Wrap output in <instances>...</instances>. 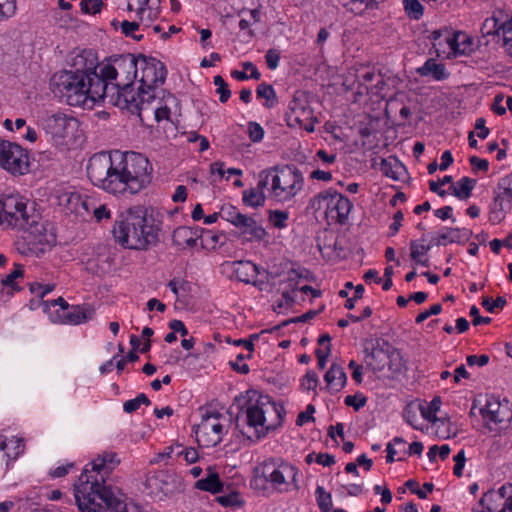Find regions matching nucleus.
<instances>
[{
	"label": "nucleus",
	"instance_id": "nucleus-1",
	"mask_svg": "<svg viewBox=\"0 0 512 512\" xmlns=\"http://www.w3.org/2000/svg\"><path fill=\"white\" fill-rule=\"evenodd\" d=\"M87 176L91 183L110 194H136L152 180L149 159L138 152L116 150L99 152L90 157Z\"/></svg>",
	"mask_w": 512,
	"mask_h": 512
},
{
	"label": "nucleus",
	"instance_id": "nucleus-2",
	"mask_svg": "<svg viewBox=\"0 0 512 512\" xmlns=\"http://www.w3.org/2000/svg\"><path fill=\"white\" fill-rule=\"evenodd\" d=\"M119 464L116 452L104 451L86 465L74 484L75 501L81 512H128L126 495L109 482Z\"/></svg>",
	"mask_w": 512,
	"mask_h": 512
},
{
	"label": "nucleus",
	"instance_id": "nucleus-3",
	"mask_svg": "<svg viewBox=\"0 0 512 512\" xmlns=\"http://www.w3.org/2000/svg\"><path fill=\"white\" fill-rule=\"evenodd\" d=\"M0 225L25 231L36 253H44L56 243V235L47 229L40 213L19 195L0 196Z\"/></svg>",
	"mask_w": 512,
	"mask_h": 512
},
{
	"label": "nucleus",
	"instance_id": "nucleus-4",
	"mask_svg": "<svg viewBox=\"0 0 512 512\" xmlns=\"http://www.w3.org/2000/svg\"><path fill=\"white\" fill-rule=\"evenodd\" d=\"M51 91L70 106L92 108L106 100L107 86L98 77L97 67L88 70L60 71L50 80Z\"/></svg>",
	"mask_w": 512,
	"mask_h": 512
},
{
	"label": "nucleus",
	"instance_id": "nucleus-5",
	"mask_svg": "<svg viewBox=\"0 0 512 512\" xmlns=\"http://www.w3.org/2000/svg\"><path fill=\"white\" fill-rule=\"evenodd\" d=\"M160 228L143 206H134L122 212L115 220L113 237L126 249L143 250L156 246Z\"/></svg>",
	"mask_w": 512,
	"mask_h": 512
},
{
	"label": "nucleus",
	"instance_id": "nucleus-6",
	"mask_svg": "<svg viewBox=\"0 0 512 512\" xmlns=\"http://www.w3.org/2000/svg\"><path fill=\"white\" fill-rule=\"evenodd\" d=\"M139 58L132 54L113 56L109 63L100 66L98 77L107 86L108 103L126 109L137 98L133 82L138 75Z\"/></svg>",
	"mask_w": 512,
	"mask_h": 512
},
{
	"label": "nucleus",
	"instance_id": "nucleus-7",
	"mask_svg": "<svg viewBox=\"0 0 512 512\" xmlns=\"http://www.w3.org/2000/svg\"><path fill=\"white\" fill-rule=\"evenodd\" d=\"M298 475L299 470L294 465L281 459L269 458L254 468V476L250 484L253 489L262 492L297 491L300 489Z\"/></svg>",
	"mask_w": 512,
	"mask_h": 512
},
{
	"label": "nucleus",
	"instance_id": "nucleus-8",
	"mask_svg": "<svg viewBox=\"0 0 512 512\" xmlns=\"http://www.w3.org/2000/svg\"><path fill=\"white\" fill-rule=\"evenodd\" d=\"M234 402L238 404L240 412L236 416V426L241 413L245 415L247 425L255 430L257 439L265 436L274 425L268 422L267 415L276 414L280 419L277 407L269 396L260 395L255 390H248L245 394L236 396Z\"/></svg>",
	"mask_w": 512,
	"mask_h": 512
},
{
	"label": "nucleus",
	"instance_id": "nucleus-9",
	"mask_svg": "<svg viewBox=\"0 0 512 512\" xmlns=\"http://www.w3.org/2000/svg\"><path fill=\"white\" fill-rule=\"evenodd\" d=\"M353 205L350 200L333 189L324 190L313 196L308 209L323 216L328 224H345Z\"/></svg>",
	"mask_w": 512,
	"mask_h": 512
},
{
	"label": "nucleus",
	"instance_id": "nucleus-10",
	"mask_svg": "<svg viewBox=\"0 0 512 512\" xmlns=\"http://www.w3.org/2000/svg\"><path fill=\"white\" fill-rule=\"evenodd\" d=\"M268 175H271L270 196L277 202H290L303 189V174L294 165L269 168Z\"/></svg>",
	"mask_w": 512,
	"mask_h": 512
},
{
	"label": "nucleus",
	"instance_id": "nucleus-11",
	"mask_svg": "<svg viewBox=\"0 0 512 512\" xmlns=\"http://www.w3.org/2000/svg\"><path fill=\"white\" fill-rule=\"evenodd\" d=\"M365 363L373 372H383L385 368L392 374H400L404 369L402 355L388 341L376 340L371 350L365 349Z\"/></svg>",
	"mask_w": 512,
	"mask_h": 512
},
{
	"label": "nucleus",
	"instance_id": "nucleus-12",
	"mask_svg": "<svg viewBox=\"0 0 512 512\" xmlns=\"http://www.w3.org/2000/svg\"><path fill=\"white\" fill-rule=\"evenodd\" d=\"M162 97L158 93H150V91H142L135 101L126 109L132 113H137L142 118L143 113L154 115L157 122L169 120L171 114V106L176 104V98L166 93L163 89L160 91Z\"/></svg>",
	"mask_w": 512,
	"mask_h": 512
},
{
	"label": "nucleus",
	"instance_id": "nucleus-13",
	"mask_svg": "<svg viewBox=\"0 0 512 512\" xmlns=\"http://www.w3.org/2000/svg\"><path fill=\"white\" fill-rule=\"evenodd\" d=\"M45 132L57 145L68 144L79 128V122L71 115L56 112L48 114L42 121Z\"/></svg>",
	"mask_w": 512,
	"mask_h": 512
},
{
	"label": "nucleus",
	"instance_id": "nucleus-14",
	"mask_svg": "<svg viewBox=\"0 0 512 512\" xmlns=\"http://www.w3.org/2000/svg\"><path fill=\"white\" fill-rule=\"evenodd\" d=\"M141 69L140 86L135 92L136 96L142 94V91H150V93H158L156 90L166 79L167 70L165 65L158 59L153 57H139L138 68Z\"/></svg>",
	"mask_w": 512,
	"mask_h": 512
},
{
	"label": "nucleus",
	"instance_id": "nucleus-15",
	"mask_svg": "<svg viewBox=\"0 0 512 512\" xmlns=\"http://www.w3.org/2000/svg\"><path fill=\"white\" fill-rule=\"evenodd\" d=\"M222 415L218 412H205L201 422L193 426V432L200 446L214 447L219 444L224 435V427L220 423Z\"/></svg>",
	"mask_w": 512,
	"mask_h": 512
},
{
	"label": "nucleus",
	"instance_id": "nucleus-16",
	"mask_svg": "<svg viewBox=\"0 0 512 512\" xmlns=\"http://www.w3.org/2000/svg\"><path fill=\"white\" fill-rule=\"evenodd\" d=\"M0 166L13 175H24L29 171V156L20 145L0 141Z\"/></svg>",
	"mask_w": 512,
	"mask_h": 512
},
{
	"label": "nucleus",
	"instance_id": "nucleus-17",
	"mask_svg": "<svg viewBox=\"0 0 512 512\" xmlns=\"http://www.w3.org/2000/svg\"><path fill=\"white\" fill-rule=\"evenodd\" d=\"M472 512H512V483L485 492Z\"/></svg>",
	"mask_w": 512,
	"mask_h": 512
},
{
	"label": "nucleus",
	"instance_id": "nucleus-18",
	"mask_svg": "<svg viewBox=\"0 0 512 512\" xmlns=\"http://www.w3.org/2000/svg\"><path fill=\"white\" fill-rule=\"evenodd\" d=\"M482 38H489L490 40L499 43L501 40L504 43V37L512 32V15L503 9H496L492 15L486 18L481 25Z\"/></svg>",
	"mask_w": 512,
	"mask_h": 512
},
{
	"label": "nucleus",
	"instance_id": "nucleus-19",
	"mask_svg": "<svg viewBox=\"0 0 512 512\" xmlns=\"http://www.w3.org/2000/svg\"><path fill=\"white\" fill-rule=\"evenodd\" d=\"M497 188L489 213L493 224L500 223L512 208V172L499 179Z\"/></svg>",
	"mask_w": 512,
	"mask_h": 512
},
{
	"label": "nucleus",
	"instance_id": "nucleus-20",
	"mask_svg": "<svg viewBox=\"0 0 512 512\" xmlns=\"http://www.w3.org/2000/svg\"><path fill=\"white\" fill-rule=\"evenodd\" d=\"M479 414L490 429L491 424H501L512 418L508 402L503 404L494 396L486 397L485 404L479 407Z\"/></svg>",
	"mask_w": 512,
	"mask_h": 512
},
{
	"label": "nucleus",
	"instance_id": "nucleus-21",
	"mask_svg": "<svg viewBox=\"0 0 512 512\" xmlns=\"http://www.w3.org/2000/svg\"><path fill=\"white\" fill-rule=\"evenodd\" d=\"M288 108L287 118L289 125H292L291 122L302 125L304 121L312 118V109L308 105L306 94L302 91L295 92Z\"/></svg>",
	"mask_w": 512,
	"mask_h": 512
},
{
	"label": "nucleus",
	"instance_id": "nucleus-22",
	"mask_svg": "<svg viewBox=\"0 0 512 512\" xmlns=\"http://www.w3.org/2000/svg\"><path fill=\"white\" fill-rule=\"evenodd\" d=\"M235 227L239 229L241 235H243L247 241H261L266 236L265 229L259 225L254 218L245 214L241 216Z\"/></svg>",
	"mask_w": 512,
	"mask_h": 512
},
{
	"label": "nucleus",
	"instance_id": "nucleus-23",
	"mask_svg": "<svg viewBox=\"0 0 512 512\" xmlns=\"http://www.w3.org/2000/svg\"><path fill=\"white\" fill-rule=\"evenodd\" d=\"M24 267L21 264H15L14 270L2 278L0 283V295L4 301H7L15 292L21 291V287L17 284L18 278H23Z\"/></svg>",
	"mask_w": 512,
	"mask_h": 512
},
{
	"label": "nucleus",
	"instance_id": "nucleus-24",
	"mask_svg": "<svg viewBox=\"0 0 512 512\" xmlns=\"http://www.w3.org/2000/svg\"><path fill=\"white\" fill-rule=\"evenodd\" d=\"M146 4H148V0H145L141 5L140 7L138 8L137 10V16L139 18V21H128V20H124L122 21L121 23H119L116 19H114L112 22H111V25L115 28V29H118V27H120L121 29V32L126 36V37H131L133 38L134 40L136 41H140L142 38H143V35L140 34V35H135L134 32L139 30L140 28V24L141 23H144L145 22V19H144V14H146Z\"/></svg>",
	"mask_w": 512,
	"mask_h": 512
},
{
	"label": "nucleus",
	"instance_id": "nucleus-25",
	"mask_svg": "<svg viewBox=\"0 0 512 512\" xmlns=\"http://www.w3.org/2000/svg\"><path fill=\"white\" fill-rule=\"evenodd\" d=\"M233 276L240 282L255 284L258 266L251 261H234L230 264Z\"/></svg>",
	"mask_w": 512,
	"mask_h": 512
},
{
	"label": "nucleus",
	"instance_id": "nucleus-26",
	"mask_svg": "<svg viewBox=\"0 0 512 512\" xmlns=\"http://www.w3.org/2000/svg\"><path fill=\"white\" fill-rule=\"evenodd\" d=\"M95 315V309L91 304L71 306L65 319L69 324L79 325L91 320Z\"/></svg>",
	"mask_w": 512,
	"mask_h": 512
},
{
	"label": "nucleus",
	"instance_id": "nucleus-27",
	"mask_svg": "<svg viewBox=\"0 0 512 512\" xmlns=\"http://www.w3.org/2000/svg\"><path fill=\"white\" fill-rule=\"evenodd\" d=\"M324 380L331 391L339 392L346 385L347 375L342 366L333 363L324 375Z\"/></svg>",
	"mask_w": 512,
	"mask_h": 512
},
{
	"label": "nucleus",
	"instance_id": "nucleus-28",
	"mask_svg": "<svg viewBox=\"0 0 512 512\" xmlns=\"http://www.w3.org/2000/svg\"><path fill=\"white\" fill-rule=\"evenodd\" d=\"M445 41L455 54H469L472 51L473 41L470 37L461 33H449L445 31Z\"/></svg>",
	"mask_w": 512,
	"mask_h": 512
},
{
	"label": "nucleus",
	"instance_id": "nucleus-29",
	"mask_svg": "<svg viewBox=\"0 0 512 512\" xmlns=\"http://www.w3.org/2000/svg\"><path fill=\"white\" fill-rule=\"evenodd\" d=\"M207 472L208 473L205 478L200 479L195 483V488L212 494L223 492L224 485L219 478V474L215 472L211 466L208 467Z\"/></svg>",
	"mask_w": 512,
	"mask_h": 512
},
{
	"label": "nucleus",
	"instance_id": "nucleus-30",
	"mask_svg": "<svg viewBox=\"0 0 512 512\" xmlns=\"http://www.w3.org/2000/svg\"><path fill=\"white\" fill-rule=\"evenodd\" d=\"M380 171L393 180H400L407 172L405 166L396 157L382 159Z\"/></svg>",
	"mask_w": 512,
	"mask_h": 512
},
{
	"label": "nucleus",
	"instance_id": "nucleus-31",
	"mask_svg": "<svg viewBox=\"0 0 512 512\" xmlns=\"http://www.w3.org/2000/svg\"><path fill=\"white\" fill-rule=\"evenodd\" d=\"M417 71L421 76L431 75L437 81L444 80L449 76L445 65L437 63L434 59H428Z\"/></svg>",
	"mask_w": 512,
	"mask_h": 512
},
{
	"label": "nucleus",
	"instance_id": "nucleus-32",
	"mask_svg": "<svg viewBox=\"0 0 512 512\" xmlns=\"http://www.w3.org/2000/svg\"><path fill=\"white\" fill-rule=\"evenodd\" d=\"M476 185V180L469 177H462L452 185L450 189L452 194L460 200H466L471 196L472 190Z\"/></svg>",
	"mask_w": 512,
	"mask_h": 512
},
{
	"label": "nucleus",
	"instance_id": "nucleus-33",
	"mask_svg": "<svg viewBox=\"0 0 512 512\" xmlns=\"http://www.w3.org/2000/svg\"><path fill=\"white\" fill-rule=\"evenodd\" d=\"M25 445L23 440L17 437H11L8 441L5 439L0 442V449L6 451V455L10 459H16L23 453Z\"/></svg>",
	"mask_w": 512,
	"mask_h": 512
},
{
	"label": "nucleus",
	"instance_id": "nucleus-34",
	"mask_svg": "<svg viewBox=\"0 0 512 512\" xmlns=\"http://www.w3.org/2000/svg\"><path fill=\"white\" fill-rule=\"evenodd\" d=\"M242 200L244 205L252 208H258L264 206L266 196L265 193H260L253 188H248L243 191Z\"/></svg>",
	"mask_w": 512,
	"mask_h": 512
},
{
	"label": "nucleus",
	"instance_id": "nucleus-35",
	"mask_svg": "<svg viewBox=\"0 0 512 512\" xmlns=\"http://www.w3.org/2000/svg\"><path fill=\"white\" fill-rule=\"evenodd\" d=\"M256 94L258 98H264L266 100L265 106L271 108L276 103V92L272 85L261 83L258 85Z\"/></svg>",
	"mask_w": 512,
	"mask_h": 512
},
{
	"label": "nucleus",
	"instance_id": "nucleus-36",
	"mask_svg": "<svg viewBox=\"0 0 512 512\" xmlns=\"http://www.w3.org/2000/svg\"><path fill=\"white\" fill-rule=\"evenodd\" d=\"M218 215L235 226L243 214L235 206L226 203L221 206Z\"/></svg>",
	"mask_w": 512,
	"mask_h": 512
},
{
	"label": "nucleus",
	"instance_id": "nucleus-37",
	"mask_svg": "<svg viewBox=\"0 0 512 512\" xmlns=\"http://www.w3.org/2000/svg\"><path fill=\"white\" fill-rule=\"evenodd\" d=\"M215 501L223 507H241L244 504L241 495L236 491L217 496Z\"/></svg>",
	"mask_w": 512,
	"mask_h": 512
},
{
	"label": "nucleus",
	"instance_id": "nucleus-38",
	"mask_svg": "<svg viewBox=\"0 0 512 512\" xmlns=\"http://www.w3.org/2000/svg\"><path fill=\"white\" fill-rule=\"evenodd\" d=\"M406 15L410 19L419 20L424 13V7L419 0H403Z\"/></svg>",
	"mask_w": 512,
	"mask_h": 512
},
{
	"label": "nucleus",
	"instance_id": "nucleus-39",
	"mask_svg": "<svg viewBox=\"0 0 512 512\" xmlns=\"http://www.w3.org/2000/svg\"><path fill=\"white\" fill-rule=\"evenodd\" d=\"M315 495L320 511L329 512L333 506L331 494L326 492L322 486H317Z\"/></svg>",
	"mask_w": 512,
	"mask_h": 512
},
{
	"label": "nucleus",
	"instance_id": "nucleus-40",
	"mask_svg": "<svg viewBox=\"0 0 512 512\" xmlns=\"http://www.w3.org/2000/svg\"><path fill=\"white\" fill-rule=\"evenodd\" d=\"M141 405L149 406L151 405L150 399L144 393H140L136 398L127 400L123 404L124 412L131 414L137 411Z\"/></svg>",
	"mask_w": 512,
	"mask_h": 512
},
{
	"label": "nucleus",
	"instance_id": "nucleus-41",
	"mask_svg": "<svg viewBox=\"0 0 512 512\" xmlns=\"http://www.w3.org/2000/svg\"><path fill=\"white\" fill-rule=\"evenodd\" d=\"M339 3L354 14H361L371 8L368 0H339Z\"/></svg>",
	"mask_w": 512,
	"mask_h": 512
},
{
	"label": "nucleus",
	"instance_id": "nucleus-42",
	"mask_svg": "<svg viewBox=\"0 0 512 512\" xmlns=\"http://www.w3.org/2000/svg\"><path fill=\"white\" fill-rule=\"evenodd\" d=\"M441 406V398L436 396L432 399L429 405L426 408L421 409V414L424 419L435 422L436 421V413L439 411Z\"/></svg>",
	"mask_w": 512,
	"mask_h": 512
},
{
	"label": "nucleus",
	"instance_id": "nucleus-43",
	"mask_svg": "<svg viewBox=\"0 0 512 512\" xmlns=\"http://www.w3.org/2000/svg\"><path fill=\"white\" fill-rule=\"evenodd\" d=\"M16 0H0V22L8 20L15 15Z\"/></svg>",
	"mask_w": 512,
	"mask_h": 512
},
{
	"label": "nucleus",
	"instance_id": "nucleus-44",
	"mask_svg": "<svg viewBox=\"0 0 512 512\" xmlns=\"http://www.w3.org/2000/svg\"><path fill=\"white\" fill-rule=\"evenodd\" d=\"M357 77L360 82V86L363 89L361 93H367L368 86H371L375 80H381V73H376L374 71L369 70L358 74Z\"/></svg>",
	"mask_w": 512,
	"mask_h": 512
},
{
	"label": "nucleus",
	"instance_id": "nucleus-45",
	"mask_svg": "<svg viewBox=\"0 0 512 512\" xmlns=\"http://www.w3.org/2000/svg\"><path fill=\"white\" fill-rule=\"evenodd\" d=\"M214 85L217 87L216 92L219 94V100L221 103H226L231 96V91L228 88V84L225 82L222 76L216 75L214 77Z\"/></svg>",
	"mask_w": 512,
	"mask_h": 512
},
{
	"label": "nucleus",
	"instance_id": "nucleus-46",
	"mask_svg": "<svg viewBox=\"0 0 512 512\" xmlns=\"http://www.w3.org/2000/svg\"><path fill=\"white\" fill-rule=\"evenodd\" d=\"M472 231L466 228H449V242L461 243L468 241Z\"/></svg>",
	"mask_w": 512,
	"mask_h": 512
},
{
	"label": "nucleus",
	"instance_id": "nucleus-47",
	"mask_svg": "<svg viewBox=\"0 0 512 512\" xmlns=\"http://www.w3.org/2000/svg\"><path fill=\"white\" fill-rule=\"evenodd\" d=\"M432 248V245L419 244L417 241L412 240L410 242V257L413 261L418 260L425 256L428 251Z\"/></svg>",
	"mask_w": 512,
	"mask_h": 512
},
{
	"label": "nucleus",
	"instance_id": "nucleus-48",
	"mask_svg": "<svg viewBox=\"0 0 512 512\" xmlns=\"http://www.w3.org/2000/svg\"><path fill=\"white\" fill-rule=\"evenodd\" d=\"M80 7L83 13L95 15L99 13L103 7L102 0H82Z\"/></svg>",
	"mask_w": 512,
	"mask_h": 512
},
{
	"label": "nucleus",
	"instance_id": "nucleus-49",
	"mask_svg": "<svg viewBox=\"0 0 512 512\" xmlns=\"http://www.w3.org/2000/svg\"><path fill=\"white\" fill-rule=\"evenodd\" d=\"M344 403L347 406L353 407L356 411L360 410L367 403V397L362 393H356L354 395H348L344 399Z\"/></svg>",
	"mask_w": 512,
	"mask_h": 512
},
{
	"label": "nucleus",
	"instance_id": "nucleus-50",
	"mask_svg": "<svg viewBox=\"0 0 512 512\" xmlns=\"http://www.w3.org/2000/svg\"><path fill=\"white\" fill-rule=\"evenodd\" d=\"M269 220L276 228H284L288 220V213L280 210H270Z\"/></svg>",
	"mask_w": 512,
	"mask_h": 512
},
{
	"label": "nucleus",
	"instance_id": "nucleus-51",
	"mask_svg": "<svg viewBox=\"0 0 512 512\" xmlns=\"http://www.w3.org/2000/svg\"><path fill=\"white\" fill-rule=\"evenodd\" d=\"M248 135L252 142H260L264 137V129L257 122L248 123Z\"/></svg>",
	"mask_w": 512,
	"mask_h": 512
},
{
	"label": "nucleus",
	"instance_id": "nucleus-52",
	"mask_svg": "<svg viewBox=\"0 0 512 512\" xmlns=\"http://www.w3.org/2000/svg\"><path fill=\"white\" fill-rule=\"evenodd\" d=\"M481 304L488 312L493 313L496 308L502 309L506 305V299L499 296L494 301H491L489 297H484Z\"/></svg>",
	"mask_w": 512,
	"mask_h": 512
},
{
	"label": "nucleus",
	"instance_id": "nucleus-53",
	"mask_svg": "<svg viewBox=\"0 0 512 512\" xmlns=\"http://www.w3.org/2000/svg\"><path fill=\"white\" fill-rule=\"evenodd\" d=\"M318 385V376L314 371H308L303 377L301 386L305 390H315Z\"/></svg>",
	"mask_w": 512,
	"mask_h": 512
},
{
	"label": "nucleus",
	"instance_id": "nucleus-54",
	"mask_svg": "<svg viewBox=\"0 0 512 512\" xmlns=\"http://www.w3.org/2000/svg\"><path fill=\"white\" fill-rule=\"evenodd\" d=\"M455 465L453 468V473L457 477H461L463 474V468L465 466L466 462V456L465 451L461 449L455 456H454Z\"/></svg>",
	"mask_w": 512,
	"mask_h": 512
},
{
	"label": "nucleus",
	"instance_id": "nucleus-55",
	"mask_svg": "<svg viewBox=\"0 0 512 512\" xmlns=\"http://www.w3.org/2000/svg\"><path fill=\"white\" fill-rule=\"evenodd\" d=\"M442 311V305L441 304H434L432 305L428 310H425L421 313H419L415 319V322L417 324H420L424 322L426 319H428L432 315H438Z\"/></svg>",
	"mask_w": 512,
	"mask_h": 512
},
{
	"label": "nucleus",
	"instance_id": "nucleus-56",
	"mask_svg": "<svg viewBox=\"0 0 512 512\" xmlns=\"http://www.w3.org/2000/svg\"><path fill=\"white\" fill-rule=\"evenodd\" d=\"M265 60L268 68L275 70L279 65L280 52L277 49H269L266 52Z\"/></svg>",
	"mask_w": 512,
	"mask_h": 512
},
{
	"label": "nucleus",
	"instance_id": "nucleus-57",
	"mask_svg": "<svg viewBox=\"0 0 512 512\" xmlns=\"http://www.w3.org/2000/svg\"><path fill=\"white\" fill-rule=\"evenodd\" d=\"M315 412V407L312 404H309L306 407V410L300 412L297 416L296 424L298 426H302L304 423L309 421H314L313 413Z\"/></svg>",
	"mask_w": 512,
	"mask_h": 512
},
{
	"label": "nucleus",
	"instance_id": "nucleus-58",
	"mask_svg": "<svg viewBox=\"0 0 512 512\" xmlns=\"http://www.w3.org/2000/svg\"><path fill=\"white\" fill-rule=\"evenodd\" d=\"M469 162L472 166L473 171L486 172L488 170L489 162L486 159H481L477 156H472L470 157Z\"/></svg>",
	"mask_w": 512,
	"mask_h": 512
},
{
	"label": "nucleus",
	"instance_id": "nucleus-59",
	"mask_svg": "<svg viewBox=\"0 0 512 512\" xmlns=\"http://www.w3.org/2000/svg\"><path fill=\"white\" fill-rule=\"evenodd\" d=\"M469 314L473 318L472 323L474 326L489 324L491 322L490 317H479V309L475 305L471 306Z\"/></svg>",
	"mask_w": 512,
	"mask_h": 512
},
{
	"label": "nucleus",
	"instance_id": "nucleus-60",
	"mask_svg": "<svg viewBox=\"0 0 512 512\" xmlns=\"http://www.w3.org/2000/svg\"><path fill=\"white\" fill-rule=\"evenodd\" d=\"M271 185V175H268V169L264 170L260 173V179L255 187H252L254 190L264 193L265 188Z\"/></svg>",
	"mask_w": 512,
	"mask_h": 512
},
{
	"label": "nucleus",
	"instance_id": "nucleus-61",
	"mask_svg": "<svg viewBox=\"0 0 512 512\" xmlns=\"http://www.w3.org/2000/svg\"><path fill=\"white\" fill-rule=\"evenodd\" d=\"M469 366L478 365L480 367L485 366L489 362V356L486 354L482 355H469L466 359Z\"/></svg>",
	"mask_w": 512,
	"mask_h": 512
},
{
	"label": "nucleus",
	"instance_id": "nucleus-62",
	"mask_svg": "<svg viewBox=\"0 0 512 512\" xmlns=\"http://www.w3.org/2000/svg\"><path fill=\"white\" fill-rule=\"evenodd\" d=\"M403 217L404 216H403L402 211H397L393 215V222H392V224L389 227L390 236H394V235H396L398 233L400 227L402 226Z\"/></svg>",
	"mask_w": 512,
	"mask_h": 512
},
{
	"label": "nucleus",
	"instance_id": "nucleus-63",
	"mask_svg": "<svg viewBox=\"0 0 512 512\" xmlns=\"http://www.w3.org/2000/svg\"><path fill=\"white\" fill-rule=\"evenodd\" d=\"M30 290L33 294H37L40 297H44L53 290V286L42 285L40 283H33L30 286Z\"/></svg>",
	"mask_w": 512,
	"mask_h": 512
},
{
	"label": "nucleus",
	"instance_id": "nucleus-64",
	"mask_svg": "<svg viewBox=\"0 0 512 512\" xmlns=\"http://www.w3.org/2000/svg\"><path fill=\"white\" fill-rule=\"evenodd\" d=\"M93 215L98 222L102 221L103 219L111 218L110 210L106 207V205H100L96 207L93 211Z\"/></svg>",
	"mask_w": 512,
	"mask_h": 512
}]
</instances>
